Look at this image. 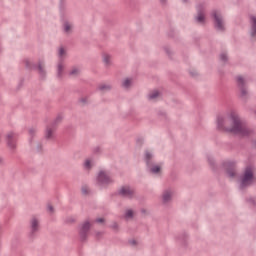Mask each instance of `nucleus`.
Segmentation results:
<instances>
[{"label": "nucleus", "mask_w": 256, "mask_h": 256, "mask_svg": "<svg viewBox=\"0 0 256 256\" xmlns=\"http://www.w3.org/2000/svg\"><path fill=\"white\" fill-rule=\"evenodd\" d=\"M217 129H219V131H226V133L242 135L243 137H249V135L255 133V130L243 125L241 118H239V114L233 111L230 112L229 116L226 118L218 116Z\"/></svg>", "instance_id": "1"}, {"label": "nucleus", "mask_w": 256, "mask_h": 256, "mask_svg": "<svg viewBox=\"0 0 256 256\" xmlns=\"http://www.w3.org/2000/svg\"><path fill=\"white\" fill-rule=\"evenodd\" d=\"M255 183V170L252 168V166H247L240 177V189L251 187V185H255Z\"/></svg>", "instance_id": "2"}, {"label": "nucleus", "mask_w": 256, "mask_h": 256, "mask_svg": "<svg viewBox=\"0 0 256 256\" xmlns=\"http://www.w3.org/2000/svg\"><path fill=\"white\" fill-rule=\"evenodd\" d=\"M237 87L240 91V98L242 101H247L249 99V91L247 90V84L245 83V78L238 76L236 78Z\"/></svg>", "instance_id": "3"}, {"label": "nucleus", "mask_w": 256, "mask_h": 256, "mask_svg": "<svg viewBox=\"0 0 256 256\" xmlns=\"http://www.w3.org/2000/svg\"><path fill=\"white\" fill-rule=\"evenodd\" d=\"M151 159H153V154H151V152H149V151H146L145 152L146 165H147V167H149L150 173L157 174L161 171V166L153 165L152 162H151Z\"/></svg>", "instance_id": "4"}, {"label": "nucleus", "mask_w": 256, "mask_h": 256, "mask_svg": "<svg viewBox=\"0 0 256 256\" xmlns=\"http://www.w3.org/2000/svg\"><path fill=\"white\" fill-rule=\"evenodd\" d=\"M212 17L214 18L215 22V29H217L218 31H225V26L223 25V17L221 16V14H219L217 10H214L212 12Z\"/></svg>", "instance_id": "5"}, {"label": "nucleus", "mask_w": 256, "mask_h": 256, "mask_svg": "<svg viewBox=\"0 0 256 256\" xmlns=\"http://www.w3.org/2000/svg\"><path fill=\"white\" fill-rule=\"evenodd\" d=\"M97 183L98 185H111V183H113V180L111 179V177H109L107 172L100 171L97 177Z\"/></svg>", "instance_id": "6"}, {"label": "nucleus", "mask_w": 256, "mask_h": 256, "mask_svg": "<svg viewBox=\"0 0 256 256\" xmlns=\"http://www.w3.org/2000/svg\"><path fill=\"white\" fill-rule=\"evenodd\" d=\"M61 121H63V116L58 115L56 117L52 127L48 126L46 128V135H45L46 139H51L53 137V131H55V125H58V123H61Z\"/></svg>", "instance_id": "7"}, {"label": "nucleus", "mask_w": 256, "mask_h": 256, "mask_svg": "<svg viewBox=\"0 0 256 256\" xmlns=\"http://www.w3.org/2000/svg\"><path fill=\"white\" fill-rule=\"evenodd\" d=\"M90 229H91V223H89V221H86L82 224L79 231L81 241H87V235Z\"/></svg>", "instance_id": "8"}, {"label": "nucleus", "mask_w": 256, "mask_h": 256, "mask_svg": "<svg viewBox=\"0 0 256 256\" xmlns=\"http://www.w3.org/2000/svg\"><path fill=\"white\" fill-rule=\"evenodd\" d=\"M119 195L121 197H125L126 199H133V196L135 195V190H133L129 186H124L120 189Z\"/></svg>", "instance_id": "9"}, {"label": "nucleus", "mask_w": 256, "mask_h": 256, "mask_svg": "<svg viewBox=\"0 0 256 256\" xmlns=\"http://www.w3.org/2000/svg\"><path fill=\"white\" fill-rule=\"evenodd\" d=\"M16 141H17V134L13 132H9L6 135V143L9 147V149H15L16 147Z\"/></svg>", "instance_id": "10"}, {"label": "nucleus", "mask_w": 256, "mask_h": 256, "mask_svg": "<svg viewBox=\"0 0 256 256\" xmlns=\"http://www.w3.org/2000/svg\"><path fill=\"white\" fill-rule=\"evenodd\" d=\"M198 16L196 17L197 23H205V6L203 4H199L197 6Z\"/></svg>", "instance_id": "11"}, {"label": "nucleus", "mask_w": 256, "mask_h": 256, "mask_svg": "<svg viewBox=\"0 0 256 256\" xmlns=\"http://www.w3.org/2000/svg\"><path fill=\"white\" fill-rule=\"evenodd\" d=\"M224 167H226L229 177H235V162H225Z\"/></svg>", "instance_id": "12"}, {"label": "nucleus", "mask_w": 256, "mask_h": 256, "mask_svg": "<svg viewBox=\"0 0 256 256\" xmlns=\"http://www.w3.org/2000/svg\"><path fill=\"white\" fill-rule=\"evenodd\" d=\"M39 231V220L37 218H33L31 220V232H30V237H34L35 234Z\"/></svg>", "instance_id": "13"}, {"label": "nucleus", "mask_w": 256, "mask_h": 256, "mask_svg": "<svg viewBox=\"0 0 256 256\" xmlns=\"http://www.w3.org/2000/svg\"><path fill=\"white\" fill-rule=\"evenodd\" d=\"M250 21H251L250 35H251V37H256V17L255 16H251L250 17Z\"/></svg>", "instance_id": "14"}, {"label": "nucleus", "mask_w": 256, "mask_h": 256, "mask_svg": "<svg viewBox=\"0 0 256 256\" xmlns=\"http://www.w3.org/2000/svg\"><path fill=\"white\" fill-rule=\"evenodd\" d=\"M171 201V190H166L163 194V202L167 203Z\"/></svg>", "instance_id": "15"}, {"label": "nucleus", "mask_w": 256, "mask_h": 256, "mask_svg": "<svg viewBox=\"0 0 256 256\" xmlns=\"http://www.w3.org/2000/svg\"><path fill=\"white\" fill-rule=\"evenodd\" d=\"M111 89H112V87H111V85H109V84H100V85L98 86V90H99V91H103V92H105V91H111Z\"/></svg>", "instance_id": "16"}, {"label": "nucleus", "mask_w": 256, "mask_h": 256, "mask_svg": "<svg viewBox=\"0 0 256 256\" xmlns=\"http://www.w3.org/2000/svg\"><path fill=\"white\" fill-rule=\"evenodd\" d=\"M36 68L39 71V75H41V77H45V68L43 66V62H39Z\"/></svg>", "instance_id": "17"}, {"label": "nucleus", "mask_w": 256, "mask_h": 256, "mask_svg": "<svg viewBox=\"0 0 256 256\" xmlns=\"http://www.w3.org/2000/svg\"><path fill=\"white\" fill-rule=\"evenodd\" d=\"M103 61L105 65H111V56L109 54H104Z\"/></svg>", "instance_id": "18"}, {"label": "nucleus", "mask_w": 256, "mask_h": 256, "mask_svg": "<svg viewBox=\"0 0 256 256\" xmlns=\"http://www.w3.org/2000/svg\"><path fill=\"white\" fill-rule=\"evenodd\" d=\"M57 76L59 77V79H61V77H63V63L58 64V74H57Z\"/></svg>", "instance_id": "19"}, {"label": "nucleus", "mask_w": 256, "mask_h": 256, "mask_svg": "<svg viewBox=\"0 0 256 256\" xmlns=\"http://www.w3.org/2000/svg\"><path fill=\"white\" fill-rule=\"evenodd\" d=\"M159 97V91L155 90L148 95V99H157Z\"/></svg>", "instance_id": "20"}, {"label": "nucleus", "mask_w": 256, "mask_h": 256, "mask_svg": "<svg viewBox=\"0 0 256 256\" xmlns=\"http://www.w3.org/2000/svg\"><path fill=\"white\" fill-rule=\"evenodd\" d=\"M122 85L123 87H125V89H129V87H131V79L127 78L126 80H124Z\"/></svg>", "instance_id": "21"}, {"label": "nucleus", "mask_w": 256, "mask_h": 256, "mask_svg": "<svg viewBox=\"0 0 256 256\" xmlns=\"http://www.w3.org/2000/svg\"><path fill=\"white\" fill-rule=\"evenodd\" d=\"M64 31L65 33H69V31H71V24H69V22L64 24Z\"/></svg>", "instance_id": "22"}, {"label": "nucleus", "mask_w": 256, "mask_h": 256, "mask_svg": "<svg viewBox=\"0 0 256 256\" xmlns=\"http://www.w3.org/2000/svg\"><path fill=\"white\" fill-rule=\"evenodd\" d=\"M220 59H221L224 63H227V61H228L227 54H226V53L220 54Z\"/></svg>", "instance_id": "23"}, {"label": "nucleus", "mask_w": 256, "mask_h": 256, "mask_svg": "<svg viewBox=\"0 0 256 256\" xmlns=\"http://www.w3.org/2000/svg\"><path fill=\"white\" fill-rule=\"evenodd\" d=\"M69 75H79V69L78 68H73L70 71Z\"/></svg>", "instance_id": "24"}, {"label": "nucleus", "mask_w": 256, "mask_h": 256, "mask_svg": "<svg viewBox=\"0 0 256 256\" xmlns=\"http://www.w3.org/2000/svg\"><path fill=\"white\" fill-rule=\"evenodd\" d=\"M25 65H26V67L28 68V69H31L32 67H37L36 65H31V62L29 61V60H25Z\"/></svg>", "instance_id": "25"}, {"label": "nucleus", "mask_w": 256, "mask_h": 256, "mask_svg": "<svg viewBox=\"0 0 256 256\" xmlns=\"http://www.w3.org/2000/svg\"><path fill=\"white\" fill-rule=\"evenodd\" d=\"M125 217H126V218H131V217H133V210H127V211H126V214H125Z\"/></svg>", "instance_id": "26"}, {"label": "nucleus", "mask_w": 256, "mask_h": 256, "mask_svg": "<svg viewBox=\"0 0 256 256\" xmlns=\"http://www.w3.org/2000/svg\"><path fill=\"white\" fill-rule=\"evenodd\" d=\"M82 193H83V195H87V193H89V188L87 186H83Z\"/></svg>", "instance_id": "27"}, {"label": "nucleus", "mask_w": 256, "mask_h": 256, "mask_svg": "<svg viewBox=\"0 0 256 256\" xmlns=\"http://www.w3.org/2000/svg\"><path fill=\"white\" fill-rule=\"evenodd\" d=\"M84 165L86 169H91V160H86Z\"/></svg>", "instance_id": "28"}, {"label": "nucleus", "mask_w": 256, "mask_h": 256, "mask_svg": "<svg viewBox=\"0 0 256 256\" xmlns=\"http://www.w3.org/2000/svg\"><path fill=\"white\" fill-rule=\"evenodd\" d=\"M36 132H37V130H35L34 128H31V129L29 130V135H30L31 137H33V135H35Z\"/></svg>", "instance_id": "29"}, {"label": "nucleus", "mask_w": 256, "mask_h": 256, "mask_svg": "<svg viewBox=\"0 0 256 256\" xmlns=\"http://www.w3.org/2000/svg\"><path fill=\"white\" fill-rule=\"evenodd\" d=\"M65 54V49L64 48H60L59 50V56L63 57V55Z\"/></svg>", "instance_id": "30"}, {"label": "nucleus", "mask_w": 256, "mask_h": 256, "mask_svg": "<svg viewBox=\"0 0 256 256\" xmlns=\"http://www.w3.org/2000/svg\"><path fill=\"white\" fill-rule=\"evenodd\" d=\"M96 223H105V219L104 218H97Z\"/></svg>", "instance_id": "31"}, {"label": "nucleus", "mask_w": 256, "mask_h": 256, "mask_svg": "<svg viewBox=\"0 0 256 256\" xmlns=\"http://www.w3.org/2000/svg\"><path fill=\"white\" fill-rule=\"evenodd\" d=\"M248 202L252 203V205H256L255 198H249Z\"/></svg>", "instance_id": "32"}, {"label": "nucleus", "mask_w": 256, "mask_h": 256, "mask_svg": "<svg viewBox=\"0 0 256 256\" xmlns=\"http://www.w3.org/2000/svg\"><path fill=\"white\" fill-rule=\"evenodd\" d=\"M80 103H82L83 105H85L87 103V98H81L80 99Z\"/></svg>", "instance_id": "33"}, {"label": "nucleus", "mask_w": 256, "mask_h": 256, "mask_svg": "<svg viewBox=\"0 0 256 256\" xmlns=\"http://www.w3.org/2000/svg\"><path fill=\"white\" fill-rule=\"evenodd\" d=\"M112 229H119V225L116 222H114L112 225Z\"/></svg>", "instance_id": "34"}, {"label": "nucleus", "mask_w": 256, "mask_h": 256, "mask_svg": "<svg viewBox=\"0 0 256 256\" xmlns=\"http://www.w3.org/2000/svg\"><path fill=\"white\" fill-rule=\"evenodd\" d=\"M48 211H50V213H53V211H54V208H53V206H51V205H48Z\"/></svg>", "instance_id": "35"}, {"label": "nucleus", "mask_w": 256, "mask_h": 256, "mask_svg": "<svg viewBox=\"0 0 256 256\" xmlns=\"http://www.w3.org/2000/svg\"><path fill=\"white\" fill-rule=\"evenodd\" d=\"M129 243H130V245H137V241L136 240H130Z\"/></svg>", "instance_id": "36"}, {"label": "nucleus", "mask_w": 256, "mask_h": 256, "mask_svg": "<svg viewBox=\"0 0 256 256\" xmlns=\"http://www.w3.org/2000/svg\"><path fill=\"white\" fill-rule=\"evenodd\" d=\"M208 162L210 163L211 167H213V165H214L213 159L208 158Z\"/></svg>", "instance_id": "37"}, {"label": "nucleus", "mask_w": 256, "mask_h": 256, "mask_svg": "<svg viewBox=\"0 0 256 256\" xmlns=\"http://www.w3.org/2000/svg\"><path fill=\"white\" fill-rule=\"evenodd\" d=\"M99 151H101V148H99V147H96V148L94 149V153H99Z\"/></svg>", "instance_id": "38"}, {"label": "nucleus", "mask_w": 256, "mask_h": 256, "mask_svg": "<svg viewBox=\"0 0 256 256\" xmlns=\"http://www.w3.org/2000/svg\"><path fill=\"white\" fill-rule=\"evenodd\" d=\"M190 74L192 75V77H196L197 72H190Z\"/></svg>", "instance_id": "39"}, {"label": "nucleus", "mask_w": 256, "mask_h": 256, "mask_svg": "<svg viewBox=\"0 0 256 256\" xmlns=\"http://www.w3.org/2000/svg\"><path fill=\"white\" fill-rule=\"evenodd\" d=\"M160 2L165 5V3H167V0H160Z\"/></svg>", "instance_id": "40"}, {"label": "nucleus", "mask_w": 256, "mask_h": 256, "mask_svg": "<svg viewBox=\"0 0 256 256\" xmlns=\"http://www.w3.org/2000/svg\"><path fill=\"white\" fill-rule=\"evenodd\" d=\"M38 151H41V145L38 146Z\"/></svg>", "instance_id": "41"}, {"label": "nucleus", "mask_w": 256, "mask_h": 256, "mask_svg": "<svg viewBox=\"0 0 256 256\" xmlns=\"http://www.w3.org/2000/svg\"><path fill=\"white\" fill-rule=\"evenodd\" d=\"M166 53H168V55H169V50L168 49H166Z\"/></svg>", "instance_id": "42"}, {"label": "nucleus", "mask_w": 256, "mask_h": 256, "mask_svg": "<svg viewBox=\"0 0 256 256\" xmlns=\"http://www.w3.org/2000/svg\"><path fill=\"white\" fill-rule=\"evenodd\" d=\"M184 3H187V0H183Z\"/></svg>", "instance_id": "43"}, {"label": "nucleus", "mask_w": 256, "mask_h": 256, "mask_svg": "<svg viewBox=\"0 0 256 256\" xmlns=\"http://www.w3.org/2000/svg\"><path fill=\"white\" fill-rule=\"evenodd\" d=\"M3 161V159L2 158H0V163Z\"/></svg>", "instance_id": "44"}, {"label": "nucleus", "mask_w": 256, "mask_h": 256, "mask_svg": "<svg viewBox=\"0 0 256 256\" xmlns=\"http://www.w3.org/2000/svg\"><path fill=\"white\" fill-rule=\"evenodd\" d=\"M97 235H101V233H97Z\"/></svg>", "instance_id": "45"}]
</instances>
